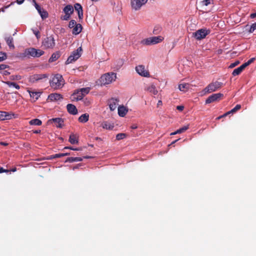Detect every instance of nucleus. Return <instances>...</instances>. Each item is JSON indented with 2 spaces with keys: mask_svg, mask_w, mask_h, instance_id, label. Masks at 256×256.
I'll list each match as a JSON object with an SVG mask.
<instances>
[{
  "mask_svg": "<svg viewBox=\"0 0 256 256\" xmlns=\"http://www.w3.org/2000/svg\"><path fill=\"white\" fill-rule=\"evenodd\" d=\"M50 84L52 88L57 90L62 88L64 84V80L62 75L56 74L50 80Z\"/></svg>",
  "mask_w": 256,
  "mask_h": 256,
  "instance_id": "nucleus-1",
  "label": "nucleus"
},
{
  "mask_svg": "<svg viewBox=\"0 0 256 256\" xmlns=\"http://www.w3.org/2000/svg\"><path fill=\"white\" fill-rule=\"evenodd\" d=\"M116 78V74L114 72L106 73L100 78L99 80L100 85H106L114 81Z\"/></svg>",
  "mask_w": 256,
  "mask_h": 256,
  "instance_id": "nucleus-2",
  "label": "nucleus"
},
{
  "mask_svg": "<svg viewBox=\"0 0 256 256\" xmlns=\"http://www.w3.org/2000/svg\"><path fill=\"white\" fill-rule=\"evenodd\" d=\"M24 54L25 56H31L34 58H39L44 54V52L40 49L30 48L26 49Z\"/></svg>",
  "mask_w": 256,
  "mask_h": 256,
  "instance_id": "nucleus-3",
  "label": "nucleus"
},
{
  "mask_svg": "<svg viewBox=\"0 0 256 256\" xmlns=\"http://www.w3.org/2000/svg\"><path fill=\"white\" fill-rule=\"evenodd\" d=\"M223 83L218 81L212 82L205 88L204 91L206 93H210L212 92L216 91L218 89H220L223 86Z\"/></svg>",
  "mask_w": 256,
  "mask_h": 256,
  "instance_id": "nucleus-4",
  "label": "nucleus"
},
{
  "mask_svg": "<svg viewBox=\"0 0 256 256\" xmlns=\"http://www.w3.org/2000/svg\"><path fill=\"white\" fill-rule=\"evenodd\" d=\"M82 50V48H78L76 50H74L67 59L66 63L69 64L77 60L80 56V52Z\"/></svg>",
  "mask_w": 256,
  "mask_h": 256,
  "instance_id": "nucleus-5",
  "label": "nucleus"
},
{
  "mask_svg": "<svg viewBox=\"0 0 256 256\" xmlns=\"http://www.w3.org/2000/svg\"><path fill=\"white\" fill-rule=\"evenodd\" d=\"M42 44L46 48H53L55 46V40L52 36H50L44 38Z\"/></svg>",
  "mask_w": 256,
  "mask_h": 256,
  "instance_id": "nucleus-6",
  "label": "nucleus"
},
{
  "mask_svg": "<svg viewBox=\"0 0 256 256\" xmlns=\"http://www.w3.org/2000/svg\"><path fill=\"white\" fill-rule=\"evenodd\" d=\"M210 33V30L201 28L193 33V36L196 38V39L200 40L204 38Z\"/></svg>",
  "mask_w": 256,
  "mask_h": 256,
  "instance_id": "nucleus-7",
  "label": "nucleus"
},
{
  "mask_svg": "<svg viewBox=\"0 0 256 256\" xmlns=\"http://www.w3.org/2000/svg\"><path fill=\"white\" fill-rule=\"evenodd\" d=\"M148 0H131L130 4L132 9L135 10H139L141 7L144 5Z\"/></svg>",
  "mask_w": 256,
  "mask_h": 256,
  "instance_id": "nucleus-8",
  "label": "nucleus"
},
{
  "mask_svg": "<svg viewBox=\"0 0 256 256\" xmlns=\"http://www.w3.org/2000/svg\"><path fill=\"white\" fill-rule=\"evenodd\" d=\"M223 96L221 93L214 94L208 96L206 100V104H210L219 100Z\"/></svg>",
  "mask_w": 256,
  "mask_h": 256,
  "instance_id": "nucleus-9",
  "label": "nucleus"
},
{
  "mask_svg": "<svg viewBox=\"0 0 256 256\" xmlns=\"http://www.w3.org/2000/svg\"><path fill=\"white\" fill-rule=\"evenodd\" d=\"M136 70L141 76L144 77L150 76V73L148 71L146 70L144 66L143 65H139L136 66Z\"/></svg>",
  "mask_w": 256,
  "mask_h": 256,
  "instance_id": "nucleus-10",
  "label": "nucleus"
},
{
  "mask_svg": "<svg viewBox=\"0 0 256 256\" xmlns=\"http://www.w3.org/2000/svg\"><path fill=\"white\" fill-rule=\"evenodd\" d=\"M48 123H54L57 128H62L64 126V121L62 118H52L48 120Z\"/></svg>",
  "mask_w": 256,
  "mask_h": 256,
  "instance_id": "nucleus-11",
  "label": "nucleus"
},
{
  "mask_svg": "<svg viewBox=\"0 0 256 256\" xmlns=\"http://www.w3.org/2000/svg\"><path fill=\"white\" fill-rule=\"evenodd\" d=\"M47 77L48 75L46 74H36L30 77V81L32 82H34Z\"/></svg>",
  "mask_w": 256,
  "mask_h": 256,
  "instance_id": "nucleus-12",
  "label": "nucleus"
},
{
  "mask_svg": "<svg viewBox=\"0 0 256 256\" xmlns=\"http://www.w3.org/2000/svg\"><path fill=\"white\" fill-rule=\"evenodd\" d=\"M74 8L76 11L78 12V17L80 20H82L83 19V10L82 6L78 4H75L74 5Z\"/></svg>",
  "mask_w": 256,
  "mask_h": 256,
  "instance_id": "nucleus-13",
  "label": "nucleus"
},
{
  "mask_svg": "<svg viewBox=\"0 0 256 256\" xmlns=\"http://www.w3.org/2000/svg\"><path fill=\"white\" fill-rule=\"evenodd\" d=\"M63 98L62 96L58 93H53L48 96V100L52 102L58 101Z\"/></svg>",
  "mask_w": 256,
  "mask_h": 256,
  "instance_id": "nucleus-14",
  "label": "nucleus"
},
{
  "mask_svg": "<svg viewBox=\"0 0 256 256\" xmlns=\"http://www.w3.org/2000/svg\"><path fill=\"white\" fill-rule=\"evenodd\" d=\"M66 109L68 113L72 115H76L78 112L76 106L72 104H68L66 106Z\"/></svg>",
  "mask_w": 256,
  "mask_h": 256,
  "instance_id": "nucleus-15",
  "label": "nucleus"
},
{
  "mask_svg": "<svg viewBox=\"0 0 256 256\" xmlns=\"http://www.w3.org/2000/svg\"><path fill=\"white\" fill-rule=\"evenodd\" d=\"M118 102V100L114 98H112L108 100V104L110 110L113 111L116 109Z\"/></svg>",
  "mask_w": 256,
  "mask_h": 256,
  "instance_id": "nucleus-16",
  "label": "nucleus"
},
{
  "mask_svg": "<svg viewBox=\"0 0 256 256\" xmlns=\"http://www.w3.org/2000/svg\"><path fill=\"white\" fill-rule=\"evenodd\" d=\"M27 92L30 94V98H32V100H33L34 102L38 100L41 94V93L40 92H32L31 91L30 89H28Z\"/></svg>",
  "mask_w": 256,
  "mask_h": 256,
  "instance_id": "nucleus-17",
  "label": "nucleus"
},
{
  "mask_svg": "<svg viewBox=\"0 0 256 256\" xmlns=\"http://www.w3.org/2000/svg\"><path fill=\"white\" fill-rule=\"evenodd\" d=\"M79 89L76 90L72 95V98L73 100H76V101L81 100L83 98V95L80 93Z\"/></svg>",
  "mask_w": 256,
  "mask_h": 256,
  "instance_id": "nucleus-18",
  "label": "nucleus"
},
{
  "mask_svg": "<svg viewBox=\"0 0 256 256\" xmlns=\"http://www.w3.org/2000/svg\"><path fill=\"white\" fill-rule=\"evenodd\" d=\"M36 9L42 20H44L48 17V12L44 10L43 8H42L40 6H39L38 8H36Z\"/></svg>",
  "mask_w": 256,
  "mask_h": 256,
  "instance_id": "nucleus-19",
  "label": "nucleus"
},
{
  "mask_svg": "<svg viewBox=\"0 0 256 256\" xmlns=\"http://www.w3.org/2000/svg\"><path fill=\"white\" fill-rule=\"evenodd\" d=\"M4 40L10 48L14 49V46L13 43L14 39L11 36H6Z\"/></svg>",
  "mask_w": 256,
  "mask_h": 256,
  "instance_id": "nucleus-20",
  "label": "nucleus"
},
{
  "mask_svg": "<svg viewBox=\"0 0 256 256\" xmlns=\"http://www.w3.org/2000/svg\"><path fill=\"white\" fill-rule=\"evenodd\" d=\"M82 27L80 24H77L76 26H75L72 30V33L73 34L77 35L79 34L82 30Z\"/></svg>",
  "mask_w": 256,
  "mask_h": 256,
  "instance_id": "nucleus-21",
  "label": "nucleus"
},
{
  "mask_svg": "<svg viewBox=\"0 0 256 256\" xmlns=\"http://www.w3.org/2000/svg\"><path fill=\"white\" fill-rule=\"evenodd\" d=\"M128 110L124 106L118 107V114L120 116L124 117L127 113Z\"/></svg>",
  "mask_w": 256,
  "mask_h": 256,
  "instance_id": "nucleus-22",
  "label": "nucleus"
},
{
  "mask_svg": "<svg viewBox=\"0 0 256 256\" xmlns=\"http://www.w3.org/2000/svg\"><path fill=\"white\" fill-rule=\"evenodd\" d=\"M63 11L65 14H72L74 12V8L72 5L68 4L64 8Z\"/></svg>",
  "mask_w": 256,
  "mask_h": 256,
  "instance_id": "nucleus-23",
  "label": "nucleus"
},
{
  "mask_svg": "<svg viewBox=\"0 0 256 256\" xmlns=\"http://www.w3.org/2000/svg\"><path fill=\"white\" fill-rule=\"evenodd\" d=\"M83 160V158L81 157H69L65 160V162H81Z\"/></svg>",
  "mask_w": 256,
  "mask_h": 256,
  "instance_id": "nucleus-24",
  "label": "nucleus"
},
{
  "mask_svg": "<svg viewBox=\"0 0 256 256\" xmlns=\"http://www.w3.org/2000/svg\"><path fill=\"white\" fill-rule=\"evenodd\" d=\"M190 88V84L188 83H182L178 86V88L180 91L186 92Z\"/></svg>",
  "mask_w": 256,
  "mask_h": 256,
  "instance_id": "nucleus-25",
  "label": "nucleus"
},
{
  "mask_svg": "<svg viewBox=\"0 0 256 256\" xmlns=\"http://www.w3.org/2000/svg\"><path fill=\"white\" fill-rule=\"evenodd\" d=\"M89 115L88 114H84L81 115L78 118V121L80 122L85 123L88 120Z\"/></svg>",
  "mask_w": 256,
  "mask_h": 256,
  "instance_id": "nucleus-26",
  "label": "nucleus"
},
{
  "mask_svg": "<svg viewBox=\"0 0 256 256\" xmlns=\"http://www.w3.org/2000/svg\"><path fill=\"white\" fill-rule=\"evenodd\" d=\"M102 128L106 130H112L114 128L113 124H112L108 122H104L102 124Z\"/></svg>",
  "mask_w": 256,
  "mask_h": 256,
  "instance_id": "nucleus-27",
  "label": "nucleus"
},
{
  "mask_svg": "<svg viewBox=\"0 0 256 256\" xmlns=\"http://www.w3.org/2000/svg\"><path fill=\"white\" fill-rule=\"evenodd\" d=\"M188 128H189L188 125L184 126L182 128L176 131L171 133L170 134L174 135V134H177L182 133V132H184L185 131H186Z\"/></svg>",
  "mask_w": 256,
  "mask_h": 256,
  "instance_id": "nucleus-28",
  "label": "nucleus"
},
{
  "mask_svg": "<svg viewBox=\"0 0 256 256\" xmlns=\"http://www.w3.org/2000/svg\"><path fill=\"white\" fill-rule=\"evenodd\" d=\"M6 84H7L9 87H14L17 90H19L20 88V86L16 83L14 82H11L10 81L2 82Z\"/></svg>",
  "mask_w": 256,
  "mask_h": 256,
  "instance_id": "nucleus-29",
  "label": "nucleus"
},
{
  "mask_svg": "<svg viewBox=\"0 0 256 256\" xmlns=\"http://www.w3.org/2000/svg\"><path fill=\"white\" fill-rule=\"evenodd\" d=\"M69 142L72 144H78V141L77 136L74 134H70L69 138Z\"/></svg>",
  "mask_w": 256,
  "mask_h": 256,
  "instance_id": "nucleus-30",
  "label": "nucleus"
},
{
  "mask_svg": "<svg viewBox=\"0 0 256 256\" xmlns=\"http://www.w3.org/2000/svg\"><path fill=\"white\" fill-rule=\"evenodd\" d=\"M146 90L148 92L154 95H156L158 94V90H156V86L154 85H153V84H152L150 86L148 87L147 88H146Z\"/></svg>",
  "mask_w": 256,
  "mask_h": 256,
  "instance_id": "nucleus-31",
  "label": "nucleus"
},
{
  "mask_svg": "<svg viewBox=\"0 0 256 256\" xmlns=\"http://www.w3.org/2000/svg\"><path fill=\"white\" fill-rule=\"evenodd\" d=\"M29 124L30 125L40 126L42 124V122L39 119L34 118L30 120Z\"/></svg>",
  "mask_w": 256,
  "mask_h": 256,
  "instance_id": "nucleus-32",
  "label": "nucleus"
},
{
  "mask_svg": "<svg viewBox=\"0 0 256 256\" xmlns=\"http://www.w3.org/2000/svg\"><path fill=\"white\" fill-rule=\"evenodd\" d=\"M246 30H248L249 33L253 32L256 30V22L252 24L251 26H246Z\"/></svg>",
  "mask_w": 256,
  "mask_h": 256,
  "instance_id": "nucleus-33",
  "label": "nucleus"
},
{
  "mask_svg": "<svg viewBox=\"0 0 256 256\" xmlns=\"http://www.w3.org/2000/svg\"><path fill=\"white\" fill-rule=\"evenodd\" d=\"M90 91V88L89 87L82 88L79 89V92L82 94L84 96L86 94H88Z\"/></svg>",
  "mask_w": 256,
  "mask_h": 256,
  "instance_id": "nucleus-34",
  "label": "nucleus"
},
{
  "mask_svg": "<svg viewBox=\"0 0 256 256\" xmlns=\"http://www.w3.org/2000/svg\"><path fill=\"white\" fill-rule=\"evenodd\" d=\"M152 44H158L162 40L160 36H154L150 38Z\"/></svg>",
  "mask_w": 256,
  "mask_h": 256,
  "instance_id": "nucleus-35",
  "label": "nucleus"
},
{
  "mask_svg": "<svg viewBox=\"0 0 256 256\" xmlns=\"http://www.w3.org/2000/svg\"><path fill=\"white\" fill-rule=\"evenodd\" d=\"M60 57V54L58 53L53 54L51 57L49 59V62H53L58 60Z\"/></svg>",
  "mask_w": 256,
  "mask_h": 256,
  "instance_id": "nucleus-36",
  "label": "nucleus"
},
{
  "mask_svg": "<svg viewBox=\"0 0 256 256\" xmlns=\"http://www.w3.org/2000/svg\"><path fill=\"white\" fill-rule=\"evenodd\" d=\"M214 0H203L201 2V4L202 6H208V5L212 4Z\"/></svg>",
  "mask_w": 256,
  "mask_h": 256,
  "instance_id": "nucleus-37",
  "label": "nucleus"
},
{
  "mask_svg": "<svg viewBox=\"0 0 256 256\" xmlns=\"http://www.w3.org/2000/svg\"><path fill=\"white\" fill-rule=\"evenodd\" d=\"M126 134L124 133H120L116 134V139L117 140H120L124 139V138H126Z\"/></svg>",
  "mask_w": 256,
  "mask_h": 256,
  "instance_id": "nucleus-38",
  "label": "nucleus"
},
{
  "mask_svg": "<svg viewBox=\"0 0 256 256\" xmlns=\"http://www.w3.org/2000/svg\"><path fill=\"white\" fill-rule=\"evenodd\" d=\"M242 72L240 70V69L238 68L234 69L232 73L233 76H236L239 75Z\"/></svg>",
  "mask_w": 256,
  "mask_h": 256,
  "instance_id": "nucleus-39",
  "label": "nucleus"
},
{
  "mask_svg": "<svg viewBox=\"0 0 256 256\" xmlns=\"http://www.w3.org/2000/svg\"><path fill=\"white\" fill-rule=\"evenodd\" d=\"M142 42L146 45H150L152 44L150 38L142 40Z\"/></svg>",
  "mask_w": 256,
  "mask_h": 256,
  "instance_id": "nucleus-40",
  "label": "nucleus"
},
{
  "mask_svg": "<svg viewBox=\"0 0 256 256\" xmlns=\"http://www.w3.org/2000/svg\"><path fill=\"white\" fill-rule=\"evenodd\" d=\"M63 156L62 153V154H57L53 155H51L50 156V159L56 158Z\"/></svg>",
  "mask_w": 256,
  "mask_h": 256,
  "instance_id": "nucleus-41",
  "label": "nucleus"
},
{
  "mask_svg": "<svg viewBox=\"0 0 256 256\" xmlns=\"http://www.w3.org/2000/svg\"><path fill=\"white\" fill-rule=\"evenodd\" d=\"M241 108V105L240 104H236L234 108L230 110V112H232V113H234L236 112V111L240 110Z\"/></svg>",
  "mask_w": 256,
  "mask_h": 256,
  "instance_id": "nucleus-42",
  "label": "nucleus"
},
{
  "mask_svg": "<svg viewBox=\"0 0 256 256\" xmlns=\"http://www.w3.org/2000/svg\"><path fill=\"white\" fill-rule=\"evenodd\" d=\"M77 24L75 20H71L70 22H69V24H68V27L70 28H73L76 26V24Z\"/></svg>",
  "mask_w": 256,
  "mask_h": 256,
  "instance_id": "nucleus-43",
  "label": "nucleus"
},
{
  "mask_svg": "<svg viewBox=\"0 0 256 256\" xmlns=\"http://www.w3.org/2000/svg\"><path fill=\"white\" fill-rule=\"evenodd\" d=\"M6 58V54L4 52H0V62L4 61Z\"/></svg>",
  "mask_w": 256,
  "mask_h": 256,
  "instance_id": "nucleus-44",
  "label": "nucleus"
},
{
  "mask_svg": "<svg viewBox=\"0 0 256 256\" xmlns=\"http://www.w3.org/2000/svg\"><path fill=\"white\" fill-rule=\"evenodd\" d=\"M7 114L6 112L0 111V120H4L6 119V116Z\"/></svg>",
  "mask_w": 256,
  "mask_h": 256,
  "instance_id": "nucleus-45",
  "label": "nucleus"
},
{
  "mask_svg": "<svg viewBox=\"0 0 256 256\" xmlns=\"http://www.w3.org/2000/svg\"><path fill=\"white\" fill-rule=\"evenodd\" d=\"M11 80H20L21 79V76L18 75H12L10 76Z\"/></svg>",
  "mask_w": 256,
  "mask_h": 256,
  "instance_id": "nucleus-46",
  "label": "nucleus"
},
{
  "mask_svg": "<svg viewBox=\"0 0 256 256\" xmlns=\"http://www.w3.org/2000/svg\"><path fill=\"white\" fill-rule=\"evenodd\" d=\"M240 62L238 60H236V61L230 64L229 66V68H233L236 66L240 64Z\"/></svg>",
  "mask_w": 256,
  "mask_h": 256,
  "instance_id": "nucleus-47",
  "label": "nucleus"
},
{
  "mask_svg": "<svg viewBox=\"0 0 256 256\" xmlns=\"http://www.w3.org/2000/svg\"><path fill=\"white\" fill-rule=\"evenodd\" d=\"M71 14H65L64 16L61 17V19L64 20H68L70 19Z\"/></svg>",
  "mask_w": 256,
  "mask_h": 256,
  "instance_id": "nucleus-48",
  "label": "nucleus"
},
{
  "mask_svg": "<svg viewBox=\"0 0 256 256\" xmlns=\"http://www.w3.org/2000/svg\"><path fill=\"white\" fill-rule=\"evenodd\" d=\"M14 114H10L8 112H7V114H6V119L5 120H10V119H11L12 118V116H14Z\"/></svg>",
  "mask_w": 256,
  "mask_h": 256,
  "instance_id": "nucleus-49",
  "label": "nucleus"
},
{
  "mask_svg": "<svg viewBox=\"0 0 256 256\" xmlns=\"http://www.w3.org/2000/svg\"><path fill=\"white\" fill-rule=\"evenodd\" d=\"M9 66L4 64H0V70H4L5 69L8 68Z\"/></svg>",
  "mask_w": 256,
  "mask_h": 256,
  "instance_id": "nucleus-50",
  "label": "nucleus"
},
{
  "mask_svg": "<svg viewBox=\"0 0 256 256\" xmlns=\"http://www.w3.org/2000/svg\"><path fill=\"white\" fill-rule=\"evenodd\" d=\"M255 60H256L255 58H252L250 60H249L247 62H246V63L247 64V66H248L250 64L252 63Z\"/></svg>",
  "mask_w": 256,
  "mask_h": 256,
  "instance_id": "nucleus-51",
  "label": "nucleus"
},
{
  "mask_svg": "<svg viewBox=\"0 0 256 256\" xmlns=\"http://www.w3.org/2000/svg\"><path fill=\"white\" fill-rule=\"evenodd\" d=\"M66 149H70L73 150H80L79 148H74L71 146H66L64 148L63 150Z\"/></svg>",
  "mask_w": 256,
  "mask_h": 256,
  "instance_id": "nucleus-52",
  "label": "nucleus"
},
{
  "mask_svg": "<svg viewBox=\"0 0 256 256\" xmlns=\"http://www.w3.org/2000/svg\"><path fill=\"white\" fill-rule=\"evenodd\" d=\"M248 66L247 64H246V63H244L242 65H241L240 67H238V68L240 69V70L242 72L244 69L246 67Z\"/></svg>",
  "mask_w": 256,
  "mask_h": 256,
  "instance_id": "nucleus-53",
  "label": "nucleus"
},
{
  "mask_svg": "<svg viewBox=\"0 0 256 256\" xmlns=\"http://www.w3.org/2000/svg\"><path fill=\"white\" fill-rule=\"evenodd\" d=\"M248 66L247 64H246V63H244L242 65H241L240 67H238V68L240 69V70L242 72L244 69L246 67Z\"/></svg>",
  "mask_w": 256,
  "mask_h": 256,
  "instance_id": "nucleus-54",
  "label": "nucleus"
},
{
  "mask_svg": "<svg viewBox=\"0 0 256 256\" xmlns=\"http://www.w3.org/2000/svg\"><path fill=\"white\" fill-rule=\"evenodd\" d=\"M0 74L4 76H8L10 74V72L8 70H4L3 71L0 72Z\"/></svg>",
  "mask_w": 256,
  "mask_h": 256,
  "instance_id": "nucleus-55",
  "label": "nucleus"
},
{
  "mask_svg": "<svg viewBox=\"0 0 256 256\" xmlns=\"http://www.w3.org/2000/svg\"><path fill=\"white\" fill-rule=\"evenodd\" d=\"M10 172L9 170L4 169L3 168H0V174L2 173V172Z\"/></svg>",
  "mask_w": 256,
  "mask_h": 256,
  "instance_id": "nucleus-56",
  "label": "nucleus"
},
{
  "mask_svg": "<svg viewBox=\"0 0 256 256\" xmlns=\"http://www.w3.org/2000/svg\"><path fill=\"white\" fill-rule=\"evenodd\" d=\"M176 108L177 110L182 111L184 110V106H177Z\"/></svg>",
  "mask_w": 256,
  "mask_h": 256,
  "instance_id": "nucleus-57",
  "label": "nucleus"
},
{
  "mask_svg": "<svg viewBox=\"0 0 256 256\" xmlns=\"http://www.w3.org/2000/svg\"><path fill=\"white\" fill-rule=\"evenodd\" d=\"M256 17V13H252V14H251L250 15V18H254Z\"/></svg>",
  "mask_w": 256,
  "mask_h": 256,
  "instance_id": "nucleus-58",
  "label": "nucleus"
},
{
  "mask_svg": "<svg viewBox=\"0 0 256 256\" xmlns=\"http://www.w3.org/2000/svg\"><path fill=\"white\" fill-rule=\"evenodd\" d=\"M24 0H16V2L18 4H22L24 2Z\"/></svg>",
  "mask_w": 256,
  "mask_h": 256,
  "instance_id": "nucleus-59",
  "label": "nucleus"
},
{
  "mask_svg": "<svg viewBox=\"0 0 256 256\" xmlns=\"http://www.w3.org/2000/svg\"><path fill=\"white\" fill-rule=\"evenodd\" d=\"M138 128V126L136 124H133L132 126H131V128L132 129H136L137 128Z\"/></svg>",
  "mask_w": 256,
  "mask_h": 256,
  "instance_id": "nucleus-60",
  "label": "nucleus"
},
{
  "mask_svg": "<svg viewBox=\"0 0 256 256\" xmlns=\"http://www.w3.org/2000/svg\"><path fill=\"white\" fill-rule=\"evenodd\" d=\"M230 114H232V112H230V110L226 112L225 114H223V116H224V117H226V116H227L228 115Z\"/></svg>",
  "mask_w": 256,
  "mask_h": 256,
  "instance_id": "nucleus-61",
  "label": "nucleus"
},
{
  "mask_svg": "<svg viewBox=\"0 0 256 256\" xmlns=\"http://www.w3.org/2000/svg\"><path fill=\"white\" fill-rule=\"evenodd\" d=\"M0 145L4 146H8V143L5 142H0Z\"/></svg>",
  "mask_w": 256,
  "mask_h": 256,
  "instance_id": "nucleus-62",
  "label": "nucleus"
},
{
  "mask_svg": "<svg viewBox=\"0 0 256 256\" xmlns=\"http://www.w3.org/2000/svg\"><path fill=\"white\" fill-rule=\"evenodd\" d=\"M10 170V172H15L16 171V168H13L12 170Z\"/></svg>",
  "mask_w": 256,
  "mask_h": 256,
  "instance_id": "nucleus-63",
  "label": "nucleus"
},
{
  "mask_svg": "<svg viewBox=\"0 0 256 256\" xmlns=\"http://www.w3.org/2000/svg\"><path fill=\"white\" fill-rule=\"evenodd\" d=\"M34 134H39L40 132V130H36L33 132Z\"/></svg>",
  "mask_w": 256,
  "mask_h": 256,
  "instance_id": "nucleus-64",
  "label": "nucleus"
}]
</instances>
